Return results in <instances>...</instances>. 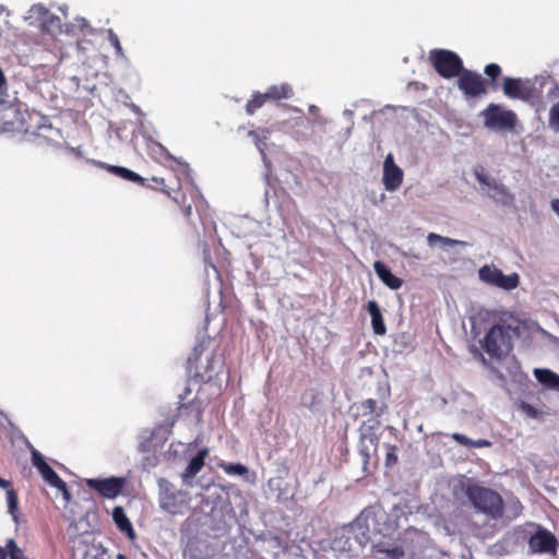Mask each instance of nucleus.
<instances>
[{
	"instance_id": "nucleus-50",
	"label": "nucleus",
	"mask_w": 559,
	"mask_h": 559,
	"mask_svg": "<svg viewBox=\"0 0 559 559\" xmlns=\"http://www.w3.org/2000/svg\"><path fill=\"white\" fill-rule=\"evenodd\" d=\"M117 559H127V558H126V556H124V555H122V554H118V555H117Z\"/></svg>"
},
{
	"instance_id": "nucleus-42",
	"label": "nucleus",
	"mask_w": 559,
	"mask_h": 559,
	"mask_svg": "<svg viewBox=\"0 0 559 559\" xmlns=\"http://www.w3.org/2000/svg\"><path fill=\"white\" fill-rule=\"evenodd\" d=\"M57 489H59L61 492H62V496L63 498L69 501L70 500V493L67 489V484L63 481V486L62 487H56Z\"/></svg>"
},
{
	"instance_id": "nucleus-3",
	"label": "nucleus",
	"mask_w": 559,
	"mask_h": 559,
	"mask_svg": "<svg viewBox=\"0 0 559 559\" xmlns=\"http://www.w3.org/2000/svg\"><path fill=\"white\" fill-rule=\"evenodd\" d=\"M515 335H518V328L498 323L486 334L483 347L490 357L501 358L512 349V338Z\"/></svg>"
},
{
	"instance_id": "nucleus-8",
	"label": "nucleus",
	"mask_w": 559,
	"mask_h": 559,
	"mask_svg": "<svg viewBox=\"0 0 559 559\" xmlns=\"http://www.w3.org/2000/svg\"><path fill=\"white\" fill-rule=\"evenodd\" d=\"M384 515V511L379 507H369L360 512L353 524L354 528L361 531L362 539L359 540L360 545H364L369 539V536H367L368 532L382 533L378 526V521L382 520Z\"/></svg>"
},
{
	"instance_id": "nucleus-48",
	"label": "nucleus",
	"mask_w": 559,
	"mask_h": 559,
	"mask_svg": "<svg viewBox=\"0 0 559 559\" xmlns=\"http://www.w3.org/2000/svg\"><path fill=\"white\" fill-rule=\"evenodd\" d=\"M343 115L347 118V119H352L353 117V111L349 110V109H345Z\"/></svg>"
},
{
	"instance_id": "nucleus-38",
	"label": "nucleus",
	"mask_w": 559,
	"mask_h": 559,
	"mask_svg": "<svg viewBox=\"0 0 559 559\" xmlns=\"http://www.w3.org/2000/svg\"><path fill=\"white\" fill-rule=\"evenodd\" d=\"M388 452H386V465H393L397 461V456L395 454L396 447L393 445H385Z\"/></svg>"
},
{
	"instance_id": "nucleus-15",
	"label": "nucleus",
	"mask_w": 559,
	"mask_h": 559,
	"mask_svg": "<svg viewBox=\"0 0 559 559\" xmlns=\"http://www.w3.org/2000/svg\"><path fill=\"white\" fill-rule=\"evenodd\" d=\"M88 487L96 489L102 496L106 498L117 497L123 486V479L110 477L105 479L91 478L86 480Z\"/></svg>"
},
{
	"instance_id": "nucleus-5",
	"label": "nucleus",
	"mask_w": 559,
	"mask_h": 559,
	"mask_svg": "<svg viewBox=\"0 0 559 559\" xmlns=\"http://www.w3.org/2000/svg\"><path fill=\"white\" fill-rule=\"evenodd\" d=\"M159 507L169 512L170 514H178L182 512V508L187 507L190 497L189 493L182 490H175L168 481H160Z\"/></svg>"
},
{
	"instance_id": "nucleus-20",
	"label": "nucleus",
	"mask_w": 559,
	"mask_h": 559,
	"mask_svg": "<svg viewBox=\"0 0 559 559\" xmlns=\"http://www.w3.org/2000/svg\"><path fill=\"white\" fill-rule=\"evenodd\" d=\"M371 551L380 559H401L404 556V550L401 547L391 546L384 542L373 544Z\"/></svg>"
},
{
	"instance_id": "nucleus-49",
	"label": "nucleus",
	"mask_w": 559,
	"mask_h": 559,
	"mask_svg": "<svg viewBox=\"0 0 559 559\" xmlns=\"http://www.w3.org/2000/svg\"><path fill=\"white\" fill-rule=\"evenodd\" d=\"M7 554L3 548L0 547V559H5Z\"/></svg>"
},
{
	"instance_id": "nucleus-30",
	"label": "nucleus",
	"mask_w": 559,
	"mask_h": 559,
	"mask_svg": "<svg viewBox=\"0 0 559 559\" xmlns=\"http://www.w3.org/2000/svg\"><path fill=\"white\" fill-rule=\"evenodd\" d=\"M8 511L12 515L13 520L17 521V508L19 499L17 495L13 489L7 490Z\"/></svg>"
},
{
	"instance_id": "nucleus-27",
	"label": "nucleus",
	"mask_w": 559,
	"mask_h": 559,
	"mask_svg": "<svg viewBox=\"0 0 559 559\" xmlns=\"http://www.w3.org/2000/svg\"><path fill=\"white\" fill-rule=\"evenodd\" d=\"M109 170L112 174H115L126 180H129V181L142 182V180H143L140 175H138L136 173H134L128 168H124V167L110 166Z\"/></svg>"
},
{
	"instance_id": "nucleus-10",
	"label": "nucleus",
	"mask_w": 559,
	"mask_h": 559,
	"mask_svg": "<svg viewBox=\"0 0 559 559\" xmlns=\"http://www.w3.org/2000/svg\"><path fill=\"white\" fill-rule=\"evenodd\" d=\"M502 88L509 98L531 100L536 96L535 87L521 79L506 78Z\"/></svg>"
},
{
	"instance_id": "nucleus-22",
	"label": "nucleus",
	"mask_w": 559,
	"mask_h": 559,
	"mask_svg": "<svg viewBox=\"0 0 559 559\" xmlns=\"http://www.w3.org/2000/svg\"><path fill=\"white\" fill-rule=\"evenodd\" d=\"M112 520L121 532H124L129 538L133 539L135 537L134 530L132 527L131 522L127 518L123 508L116 507L112 510Z\"/></svg>"
},
{
	"instance_id": "nucleus-46",
	"label": "nucleus",
	"mask_w": 559,
	"mask_h": 559,
	"mask_svg": "<svg viewBox=\"0 0 559 559\" xmlns=\"http://www.w3.org/2000/svg\"><path fill=\"white\" fill-rule=\"evenodd\" d=\"M309 112H310L311 115H313V116H317V115H318V112H319V108H318L317 106H314V105H311V106L309 107Z\"/></svg>"
},
{
	"instance_id": "nucleus-2",
	"label": "nucleus",
	"mask_w": 559,
	"mask_h": 559,
	"mask_svg": "<svg viewBox=\"0 0 559 559\" xmlns=\"http://www.w3.org/2000/svg\"><path fill=\"white\" fill-rule=\"evenodd\" d=\"M479 115L484 127L489 131L512 133L519 124L516 114L503 105L491 103Z\"/></svg>"
},
{
	"instance_id": "nucleus-17",
	"label": "nucleus",
	"mask_w": 559,
	"mask_h": 559,
	"mask_svg": "<svg viewBox=\"0 0 559 559\" xmlns=\"http://www.w3.org/2000/svg\"><path fill=\"white\" fill-rule=\"evenodd\" d=\"M356 416H361L365 419L362 423L372 424V420H379L384 412V405L379 406L376 400L368 399L352 407Z\"/></svg>"
},
{
	"instance_id": "nucleus-37",
	"label": "nucleus",
	"mask_w": 559,
	"mask_h": 559,
	"mask_svg": "<svg viewBox=\"0 0 559 559\" xmlns=\"http://www.w3.org/2000/svg\"><path fill=\"white\" fill-rule=\"evenodd\" d=\"M8 83L7 79L0 69V104L4 103V96L7 95Z\"/></svg>"
},
{
	"instance_id": "nucleus-35",
	"label": "nucleus",
	"mask_w": 559,
	"mask_h": 559,
	"mask_svg": "<svg viewBox=\"0 0 559 559\" xmlns=\"http://www.w3.org/2000/svg\"><path fill=\"white\" fill-rule=\"evenodd\" d=\"M452 439L455 440L457 443L472 448L473 447V440L466 437L465 435L455 432L452 435Z\"/></svg>"
},
{
	"instance_id": "nucleus-44",
	"label": "nucleus",
	"mask_w": 559,
	"mask_h": 559,
	"mask_svg": "<svg viewBox=\"0 0 559 559\" xmlns=\"http://www.w3.org/2000/svg\"><path fill=\"white\" fill-rule=\"evenodd\" d=\"M11 559H27L24 552H19L15 550L14 554H12Z\"/></svg>"
},
{
	"instance_id": "nucleus-39",
	"label": "nucleus",
	"mask_w": 559,
	"mask_h": 559,
	"mask_svg": "<svg viewBox=\"0 0 559 559\" xmlns=\"http://www.w3.org/2000/svg\"><path fill=\"white\" fill-rule=\"evenodd\" d=\"M7 548L9 550L10 557L12 556V554L15 552V550L19 551V552H23V550L17 547L16 543L13 539H9L8 540Z\"/></svg>"
},
{
	"instance_id": "nucleus-14",
	"label": "nucleus",
	"mask_w": 559,
	"mask_h": 559,
	"mask_svg": "<svg viewBox=\"0 0 559 559\" xmlns=\"http://www.w3.org/2000/svg\"><path fill=\"white\" fill-rule=\"evenodd\" d=\"M459 87L467 96H478L485 93V81L476 73L464 71L459 79Z\"/></svg>"
},
{
	"instance_id": "nucleus-19",
	"label": "nucleus",
	"mask_w": 559,
	"mask_h": 559,
	"mask_svg": "<svg viewBox=\"0 0 559 559\" xmlns=\"http://www.w3.org/2000/svg\"><path fill=\"white\" fill-rule=\"evenodd\" d=\"M373 270L381 282L389 288L399 289L402 287L403 281L395 276L383 262L376 261Z\"/></svg>"
},
{
	"instance_id": "nucleus-45",
	"label": "nucleus",
	"mask_w": 559,
	"mask_h": 559,
	"mask_svg": "<svg viewBox=\"0 0 559 559\" xmlns=\"http://www.w3.org/2000/svg\"><path fill=\"white\" fill-rule=\"evenodd\" d=\"M0 487H1V488H4V489H7V490H8V489H11V488H10V483H9L8 480H5V479L1 478V477H0Z\"/></svg>"
},
{
	"instance_id": "nucleus-18",
	"label": "nucleus",
	"mask_w": 559,
	"mask_h": 559,
	"mask_svg": "<svg viewBox=\"0 0 559 559\" xmlns=\"http://www.w3.org/2000/svg\"><path fill=\"white\" fill-rule=\"evenodd\" d=\"M207 455L209 449L204 448L200 450L198 454L190 460L188 466L186 467L185 472L181 475L185 485L190 487L193 485V478L204 466V461Z\"/></svg>"
},
{
	"instance_id": "nucleus-26",
	"label": "nucleus",
	"mask_w": 559,
	"mask_h": 559,
	"mask_svg": "<svg viewBox=\"0 0 559 559\" xmlns=\"http://www.w3.org/2000/svg\"><path fill=\"white\" fill-rule=\"evenodd\" d=\"M249 136H251L253 139L260 154L262 155V159H263L264 164H266V155L264 152L263 141L267 139L269 130L262 129V130H258V131H250Z\"/></svg>"
},
{
	"instance_id": "nucleus-23",
	"label": "nucleus",
	"mask_w": 559,
	"mask_h": 559,
	"mask_svg": "<svg viewBox=\"0 0 559 559\" xmlns=\"http://www.w3.org/2000/svg\"><path fill=\"white\" fill-rule=\"evenodd\" d=\"M534 376L546 388L559 390V376L551 370L536 368Z\"/></svg>"
},
{
	"instance_id": "nucleus-31",
	"label": "nucleus",
	"mask_w": 559,
	"mask_h": 559,
	"mask_svg": "<svg viewBox=\"0 0 559 559\" xmlns=\"http://www.w3.org/2000/svg\"><path fill=\"white\" fill-rule=\"evenodd\" d=\"M107 35H108V40L110 41V44L114 46V48L116 50L117 58H120L122 60H127V57L124 55V51H123V49L121 47V44H120L119 38L116 35V33L111 28H109L107 31Z\"/></svg>"
},
{
	"instance_id": "nucleus-41",
	"label": "nucleus",
	"mask_w": 559,
	"mask_h": 559,
	"mask_svg": "<svg viewBox=\"0 0 559 559\" xmlns=\"http://www.w3.org/2000/svg\"><path fill=\"white\" fill-rule=\"evenodd\" d=\"M491 442L486 439H478L473 440V447L472 448H484V447H490Z\"/></svg>"
},
{
	"instance_id": "nucleus-7",
	"label": "nucleus",
	"mask_w": 559,
	"mask_h": 559,
	"mask_svg": "<svg viewBox=\"0 0 559 559\" xmlns=\"http://www.w3.org/2000/svg\"><path fill=\"white\" fill-rule=\"evenodd\" d=\"M430 59L436 71L443 78L456 76L463 69L460 57L450 50H432Z\"/></svg>"
},
{
	"instance_id": "nucleus-12",
	"label": "nucleus",
	"mask_w": 559,
	"mask_h": 559,
	"mask_svg": "<svg viewBox=\"0 0 559 559\" xmlns=\"http://www.w3.org/2000/svg\"><path fill=\"white\" fill-rule=\"evenodd\" d=\"M475 175L479 183L488 187L492 191V193H490L492 199L504 205L510 204L513 201V195L503 183L484 173L476 171Z\"/></svg>"
},
{
	"instance_id": "nucleus-40",
	"label": "nucleus",
	"mask_w": 559,
	"mask_h": 559,
	"mask_svg": "<svg viewBox=\"0 0 559 559\" xmlns=\"http://www.w3.org/2000/svg\"><path fill=\"white\" fill-rule=\"evenodd\" d=\"M522 409L531 417H537V411L530 404L523 403Z\"/></svg>"
},
{
	"instance_id": "nucleus-6",
	"label": "nucleus",
	"mask_w": 559,
	"mask_h": 559,
	"mask_svg": "<svg viewBox=\"0 0 559 559\" xmlns=\"http://www.w3.org/2000/svg\"><path fill=\"white\" fill-rule=\"evenodd\" d=\"M379 420H372V424L361 423L360 425L358 451L362 457L364 465H366L369 462V460L377 456L379 443L377 430L379 429Z\"/></svg>"
},
{
	"instance_id": "nucleus-29",
	"label": "nucleus",
	"mask_w": 559,
	"mask_h": 559,
	"mask_svg": "<svg viewBox=\"0 0 559 559\" xmlns=\"http://www.w3.org/2000/svg\"><path fill=\"white\" fill-rule=\"evenodd\" d=\"M548 127L552 132L559 134V100L549 109Z\"/></svg>"
},
{
	"instance_id": "nucleus-33",
	"label": "nucleus",
	"mask_w": 559,
	"mask_h": 559,
	"mask_svg": "<svg viewBox=\"0 0 559 559\" xmlns=\"http://www.w3.org/2000/svg\"><path fill=\"white\" fill-rule=\"evenodd\" d=\"M207 364L204 367L206 372H216L222 367V359L217 355H211L207 359Z\"/></svg>"
},
{
	"instance_id": "nucleus-11",
	"label": "nucleus",
	"mask_w": 559,
	"mask_h": 559,
	"mask_svg": "<svg viewBox=\"0 0 559 559\" xmlns=\"http://www.w3.org/2000/svg\"><path fill=\"white\" fill-rule=\"evenodd\" d=\"M528 547L534 554H555L557 539L549 531L538 528L537 532L530 537Z\"/></svg>"
},
{
	"instance_id": "nucleus-34",
	"label": "nucleus",
	"mask_w": 559,
	"mask_h": 559,
	"mask_svg": "<svg viewBox=\"0 0 559 559\" xmlns=\"http://www.w3.org/2000/svg\"><path fill=\"white\" fill-rule=\"evenodd\" d=\"M203 343L197 345L193 349V353L191 354V356L189 357V364H195L198 365L200 359H201V355L203 353Z\"/></svg>"
},
{
	"instance_id": "nucleus-43",
	"label": "nucleus",
	"mask_w": 559,
	"mask_h": 559,
	"mask_svg": "<svg viewBox=\"0 0 559 559\" xmlns=\"http://www.w3.org/2000/svg\"><path fill=\"white\" fill-rule=\"evenodd\" d=\"M551 210L556 213V215L559 217V199H554L551 201Z\"/></svg>"
},
{
	"instance_id": "nucleus-25",
	"label": "nucleus",
	"mask_w": 559,
	"mask_h": 559,
	"mask_svg": "<svg viewBox=\"0 0 559 559\" xmlns=\"http://www.w3.org/2000/svg\"><path fill=\"white\" fill-rule=\"evenodd\" d=\"M264 96L272 100L290 98L293 96V88L288 84L273 85L264 93Z\"/></svg>"
},
{
	"instance_id": "nucleus-9",
	"label": "nucleus",
	"mask_w": 559,
	"mask_h": 559,
	"mask_svg": "<svg viewBox=\"0 0 559 559\" xmlns=\"http://www.w3.org/2000/svg\"><path fill=\"white\" fill-rule=\"evenodd\" d=\"M31 24L38 23L44 32L57 34L61 32L60 19L51 14L44 5L34 4L25 16Z\"/></svg>"
},
{
	"instance_id": "nucleus-28",
	"label": "nucleus",
	"mask_w": 559,
	"mask_h": 559,
	"mask_svg": "<svg viewBox=\"0 0 559 559\" xmlns=\"http://www.w3.org/2000/svg\"><path fill=\"white\" fill-rule=\"evenodd\" d=\"M227 475L245 476L248 474V468L240 463H221L218 465Z\"/></svg>"
},
{
	"instance_id": "nucleus-47",
	"label": "nucleus",
	"mask_w": 559,
	"mask_h": 559,
	"mask_svg": "<svg viewBox=\"0 0 559 559\" xmlns=\"http://www.w3.org/2000/svg\"><path fill=\"white\" fill-rule=\"evenodd\" d=\"M79 23H80V26L83 28V27H87L88 26V23L87 21L84 19V17H81L79 20Z\"/></svg>"
},
{
	"instance_id": "nucleus-36",
	"label": "nucleus",
	"mask_w": 559,
	"mask_h": 559,
	"mask_svg": "<svg viewBox=\"0 0 559 559\" xmlns=\"http://www.w3.org/2000/svg\"><path fill=\"white\" fill-rule=\"evenodd\" d=\"M501 72V68L497 63H490L485 67V73L495 79L497 78Z\"/></svg>"
},
{
	"instance_id": "nucleus-1",
	"label": "nucleus",
	"mask_w": 559,
	"mask_h": 559,
	"mask_svg": "<svg viewBox=\"0 0 559 559\" xmlns=\"http://www.w3.org/2000/svg\"><path fill=\"white\" fill-rule=\"evenodd\" d=\"M457 488L465 493L475 512L481 514L487 522H497L502 519L504 513V502L497 491L491 488L480 486L471 479H462L454 486L455 496L457 495Z\"/></svg>"
},
{
	"instance_id": "nucleus-21",
	"label": "nucleus",
	"mask_w": 559,
	"mask_h": 559,
	"mask_svg": "<svg viewBox=\"0 0 559 559\" xmlns=\"http://www.w3.org/2000/svg\"><path fill=\"white\" fill-rule=\"evenodd\" d=\"M367 310L371 317V324L374 334L377 335H383L386 332V326L384 324V320L382 317V313L380 311V308L374 300H370L367 304Z\"/></svg>"
},
{
	"instance_id": "nucleus-32",
	"label": "nucleus",
	"mask_w": 559,
	"mask_h": 559,
	"mask_svg": "<svg viewBox=\"0 0 559 559\" xmlns=\"http://www.w3.org/2000/svg\"><path fill=\"white\" fill-rule=\"evenodd\" d=\"M269 99L264 94L257 93L253 98L247 104L246 110L249 115H252L258 108H260L264 102Z\"/></svg>"
},
{
	"instance_id": "nucleus-13",
	"label": "nucleus",
	"mask_w": 559,
	"mask_h": 559,
	"mask_svg": "<svg viewBox=\"0 0 559 559\" xmlns=\"http://www.w3.org/2000/svg\"><path fill=\"white\" fill-rule=\"evenodd\" d=\"M403 176V170L394 163L393 155L389 154L383 163L382 182L385 190H397L402 185Z\"/></svg>"
},
{
	"instance_id": "nucleus-4",
	"label": "nucleus",
	"mask_w": 559,
	"mask_h": 559,
	"mask_svg": "<svg viewBox=\"0 0 559 559\" xmlns=\"http://www.w3.org/2000/svg\"><path fill=\"white\" fill-rule=\"evenodd\" d=\"M478 277L483 283L503 290L515 289L520 284V276L518 273L504 275L501 270L489 264H486L478 270Z\"/></svg>"
},
{
	"instance_id": "nucleus-24",
	"label": "nucleus",
	"mask_w": 559,
	"mask_h": 559,
	"mask_svg": "<svg viewBox=\"0 0 559 559\" xmlns=\"http://www.w3.org/2000/svg\"><path fill=\"white\" fill-rule=\"evenodd\" d=\"M427 242L430 247L440 246L442 248L467 245L465 241L443 237V236L435 234V233L428 234Z\"/></svg>"
},
{
	"instance_id": "nucleus-16",
	"label": "nucleus",
	"mask_w": 559,
	"mask_h": 559,
	"mask_svg": "<svg viewBox=\"0 0 559 559\" xmlns=\"http://www.w3.org/2000/svg\"><path fill=\"white\" fill-rule=\"evenodd\" d=\"M32 464L38 469L43 478L53 487H62L63 480L57 473L45 462L41 453L32 448Z\"/></svg>"
}]
</instances>
